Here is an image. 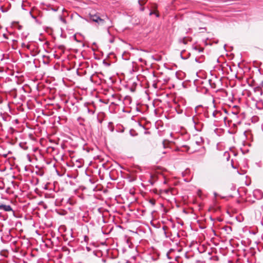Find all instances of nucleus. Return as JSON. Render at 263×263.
Listing matches in <instances>:
<instances>
[{
	"mask_svg": "<svg viewBox=\"0 0 263 263\" xmlns=\"http://www.w3.org/2000/svg\"><path fill=\"white\" fill-rule=\"evenodd\" d=\"M138 3L140 5L141 7L140 8V10L141 11H144V8L143 7H142V5H144L145 2H144L143 3L142 1L141 0H139L138 1Z\"/></svg>",
	"mask_w": 263,
	"mask_h": 263,
	"instance_id": "39448f33",
	"label": "nucleus"
},
{
	"mask_svg": "<svg viewBox=\"0 0 263 263\" xmlns=\"http://www.w3.org/2000/svg\"><path fill=\"white\" fill-rule=\"evenodd\" d=\"M139 61H142V59H139Z\"/></svg>",
	"mask_w": 263,
	"mask_h": 263,
	"instance_id": "f8f14e48",
	"label": "nucleus"
},
{
	"mask_svg": "<svg viewBox=\"0 0 263 263\" xmlns=\"http://www.w3.org/2000/svg\"><path fill=\"white\" fill-rule=\"evenodd\" d=\"M156 14V15L157 17H159V14L158 13H156L154 11H151L150 13H149V15H152V14Z\"/></svg>",
	"mask_w": 263,
	"mask_h": 263,
	"instance_id": "423d86ee",
	"label": "nucleus"
},
{
	"mask_svg": "<svg viewBox=\"0 0 263 263\" xmlns=\"http://www.w3.org/2000/svg\"><path fill=\"white\" fill-rule=\"evenodd\" d=\"M212 115L215 118L214 121L217 122L220 119H224L226 118L222 116V114L220 111L215 110L213 112Z\"/></svg>",
	"mask_w": 263,
	"mask_h": 263,
	"instance_id": "f03ea898",
	"label": "nucleus"
},
{
	"mask_svg": "<svg viewBox=\"0 0 263 263\" xmlns=\"http://www.w3.org/2000/svg\"><path fill=\"white\" fill-rule=\"evenodd\" d=\"M150 202H151V203L152 204H153V205H154V204H155V201H153V200H151V201H150Z\"/></svg>",
	"mask_w": 263,
	"mask_h": 263,
	"instance_id": "9d476101",
	"label": "nucleus"
},
{
	"mask_svg": "<svg viewBox=\"0 0 263 263\" xmlns=\"http://www.w3.org/2000/svg\"><path fill=\"white\" fill-rule=\"evenodd\" d=\"M195 49L196 50H198V52H201V51H203V49H198L197 47H195Z\"/></svg>",
	"mask_w": 263,
	"mask_h": 263,
	"instance_id": "6e6552de",
	"label": "nucleus"
},
{
	"mask_svg": "<svg viewBox=\"0 0 263 263\" xmlns=\"http://www.w3.org/2000/svg\"><path fill=\"white\" fill-rule=\"evenodd\" d=\"M0 210H3L5 212L12 211L13 213L14 212L12 210L11 206L10 205H6L2 203H0Z\"/></svg>",
	"mask_w": 263,
	"mask_h": 263,
	"instance_id": "7ed1b4c3",
	"label": "nucleus"
},
{
	"mask_svg": "<svg viewBox=\"0 0 263 263\" xmlns=\"http://www.w3.org/2000/svg\"><path fill=\"white\" fill-rule=\"evenodd\" d=\"M260 86L262 88H263V80L261 82L260 84Z\"/></svg>",
	"mask_w": 263,
	"mask_h": 263,
	"instance_id": "1a4fd4ad",
	"label": "nucleus"
},
{
	"mask_svg": "<svg viewBox=\"0 0 263 263\" xmlns=\"http://www.w3.org/2000/svg\"><path fill=\"white\" fill-rule=\"evenodd\" d=\"M195 60H196V62H199V63L201 62L200 61H199V60H198L197 58H196V59H195Z\"/></svg>",
	"mask_w": 263,
	"mask_h": 263,
	"instance_id": "9b49d317",
	"label": "nucleus"
},
{
	"mask_svg": "<svg viewBox=\"0 0 263 263\" xmlns=\"http://www.w3.org/2000/svg\"><path fill=\"white\" fill-rule=\"evenodd\" d=\"M87 110H88V112L89 113H90V114H94V111L91 110L89 108H87Z\"/></svg>",
	"mask_w": 263,
	"mask_h": 263,
	"instance_id": "0eeeda50",
	"label": "nucleus"
},
{
	"mask_svg": "<svg viewBox=\"0 0 263 263\" xmlns=\"http://www.w3.org/2000/svg\"><path fill=\"white\" fill-rule=\"evenodd\" d=\"M253 196L256 199H260L263 197V193L262 192L258 189H256L254 190L253 191Z\"/></svg>",
	"mask_w": 263,
	"mask_h": 263,
	"instance_id": "20e7f679",
	"label": "nucleus"
},
{
	"mask_svg": "<svg viewBox=\"0 0 263 263\" xmlns=\"http://www.w3.org/2000/svg\"><path fill=\"white\" fill-rule=\"evenodd\" d=\"M89 17L91 21L97 23L99 25H105L107 28L112 26L111 20L106 15L101 17L98 13L89 14Z\"/></svg>",
	"mask_w": 263,
	"mask_h": 263,
	"instance_id": "f257e3e1",
	"label": "nucleus"
}]
</instances>
